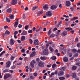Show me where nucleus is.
<instances>
[{
  "label": "nucleus",
  "mask_w": 80,
  "mask_h": 80,
  "mask_svg": "<svg viewBox=\"0 0 80 80\" xmlns=\"http://www.w3.org/2000/svg\"><path fill=\"white\" fill-rule=\"evenodd\" d=\"M38 65L39 67H44V66L45 65V62H43L39 61L38 62Z\"/></svg>",
  "instance_id": "f257e3e1"
},
{
  "label": "nucleus",
  "mask_w": 80,
  "mask_h": 80,
  "mask_svg": "<svg viewBox=\"0 0 80 80\" xmlns=\"http://www.w3.org/2000/svg\"><path fill=\"white\" fill-rule=\"evenodd\" d=\"M11 77V74L10 73H8L4 75V78L6 79L8 78H9V77Z\"/></svg>",
  "instance_id": "f03ea898"
},
{
  "label": "nucleus",
  "mask_w": 80,
  "mask_h": 80,
  "mask_svg": "<svg viewBox=\"0 0 80 80\" xmlns=\"http://www.w3.org/2000/svg\"><path fill=\"white\" fill-rule=\"evenodd\" d=\"M9 43L11 45H14V43H15V40H14L13 39L11 38L10 40Z\"/></svg>",
  "instance_id": "7ed1b4c3"
},
{
  "label": "nucleus",
  "mask_w": 80,
  "mask_h": 80,
  "mask_svg": "<svg viewBox=\"0 0 80 80\" xmlns=\"http://www.w3.org/2000/svg\"><path fill=\"white\" fill-rule=\"evenodd\" d=\"M46 15L47 17H51L52 12L50 11H48L46 13Z\"/></svg>",
  "instance_id": "20e7f679"
},
{
  "label": "nucleus",
  "mask_w": 80,
  "mask_h": 80,
  "mask_svg": "<svg viewBox=\"0 0 80 80\" xmlns=\"http://www.w3.org/2000/svg\"><path fill=\"white\" fill-rule=\"evenodd\" d=\"M63 73H64V72H63V71H61L58 72V76L61 77L63 75Z\"/></svg>",
  "instance_id": "39448f33"
},
{
  "label": "nucleus",
  "mask_w": 80,
  "mask_h": 80,
  "mask_svg": "<svg viewBox=\"0 0 80 80\" xmlns=\"http://www.w3.org/2000/svg\"><path fill=\"white\" fill-rule=\"evenodd\" d=\"M35 54H36V52L34 51L33 52L31 53L30 54V57H31V58H32V57H34Z\"/></svg>",
  "instance_id": "423d86ee"
},
{
  "label": "nucleus",
  "mask_w": 80,
  "mask_h": 80,
  "mask_svg": "<svg viewBox=\"0 0 80 80\" xmlns=\"http://www.w3.org/2000/svg\"><path fill=\"white\" fill-rule=\"evenodd\" d=\"M11 3L12 5H16L17 3V0H12Z\"/></svg>",
  "instance_id": "0eeeda50"
},
{
  "label": "nucleus",
  "mask_w": 80,
  "mask_h": 80,
  "mask_svg": "<svg viewBox=\"0 0 80 80\" xmlns=\"http://www.w3.org/2000/svg\"><path fill=\"white\" fill-rule=\"evenodd\" d=\"M27 35V32L25 30H23L21 33L22 35Z\"/></svg>",
  "instance_id": "6e6552de"
},
{
  "label": "nucleus",
  "mask_w": 80,
  "mask_h": 80,
  "mask_svg": "<svg viewBox=\"0 0 80 80\" xmlns=\"http://www.w3.org/2000/svg\"><path fill=\"white\" fill-rule=\"evenodd\" d=\"M66 6H67L68 7L69 6H70L71 5V4L70 3V1H66Z\"/></svg>",
  "instance_id": "1a4fd4ad"
},
{
  "label": "nucleus",
  "mask_w": 80,
  "mask_h": 80,
  "mask_svg": "<svg viewBox=\"0 0 80 80\" xmlns=\"http://www.w3.org/2000/svg\"><path fill=\"white\" fill-rule=\"evenodd\" d=\"M6 64L7 65H6V67H10V66L11 62H10V61H8L7 62Z\"/></svg>",
  "instance_id": "9d476101"
},
{
  "label": "nucleus",
  "mask_w": 80,
  "mask_h": 80,
  "mask_svg": "<svg viewBox=\"0 0 80 80\" xmlns=\"http://www.w3.org/2000/svg\"><path fill=\"white\" fill-rule=\"evenodd\" d=\"M43 53L44 55H48V50H45L43 51Z\"/></svg>",
  "instance_id": "9b49d317"
},
{
  "label": "nucleus",
  "mask_w": 80,
  "mask_h": 80,
  "mask_svg": "<svg viewBox=\"0 0 80 80\" xmlns=\"http://www.w3.org/2000/svg\"><path fill=\"white\" fill-rule=\"evenodd\" d=\"M57 8V6L53 5L51 6V8L52 10H55V9H56Z\"/></svg>",
  "instance_id": "f8f14e48"
},
{
  "label": "nucleus",
  "mask_w": 80,
  "mask_h": 80,
  "mask_svg": "<svg viewBox=\"0 0 80 80\" xmlns=\"http://www.w3.org/2000/svg\"><path fill=\"white\" fill-rule=\"evenodd\" d=\"M34 42L35 45H38V40H35L34 41Z\"/></svg>",
  "instance_id": "ddd939ff"
},
{
  "label": "nucleus",
  "mask_w": 80,
  "mask_h": 80,
  "mask_svg": "<svg viewBox=\"0 0 80 80\" xmlns=\"http://www.w3.org/2000/svg\"><path fill=\"white\" fill-rule=\"evenodd\" d=\"M12 11V9L10 8H8V9H7L6 11V12H7L9 13H11Z\"/></svg>",
  "instance_id": "4468645a"
},
{
  "label": "nucleus",
  "mask_w": 80,
  "mask_h": 80,
  "mask_svg": "<svg viewBox=\"0 0 80 80\" xmlns=\"http://www.w3.org/2000/svg\"><path fill=\"white\" fill-rule=\"evenodd\" d=\"M47 58L45 57H41L40 58V59L42 60H47Z\"/></svg>",
  "instance_id": "2eb2a0df"
},
{
  "label": "nucleus",
  "mask_w": 80,
  "mask_h": 80,
  "mask_svg": "<svg viewBox=\"0 0 80 80\" xmlns=\"http://www.w3.org/2000/svg\"><path fill=\"white\" fill-rule=\"evenodd\" d=\"M67 34V32L65 31H64L62 33V36L63 37V36H65Z\"/></svg>",
  "instance_id": "dca6fc26"
},
{
  "label": "nucleus",
  "mask_w": 80,
  "mask_h": 80,
  "mask_svg": "<svg viewBox=\"0 0 80 80\" xmlns=\"http://www.w3.org/2000/svg\"><path fill=\"white\" fill-rule=\"evenodd\" d=\"M18 25V22H15V24L14 25V27L15 28H17V26Z\"/></svg>",
  "instance_id": "f3484780"
},
{
  "label": "nucleus",
  "mask_w": 80,
  "mask_h": 80,
  "mask_svg": "<svg viewBox=\"0 0 80 80\" xmlns=\"http://www.w3.org/2000/svg\"><path fill=\"white\" fill-rule=\"evenodd\" d=\"M25 39V36H22L21 38V41H24Z\"/></svg>",
  "instance_id": "a211bd4d"
},
{
  "label": "nucleus",
  "mask_w": 80,
  "mask_h": 80,
  "mask_svg": "<svg viewBox=\"0 0 80 80\" xmlns=\"http://www.w3.org/2000/svg\"><path fill=\"white\" fill-rule=\"evenodd\" d=\"M48 7L47 5H45L43 7L44 10H47V9H48Z\"/></svg>",
  "instance_id": "6ab92c4d"
},
{
  "label": "nucleus",
  "mask_w": 80,
  "mask_h": 80,
  "mask_svg": "<svg viewBox=\"0 0 80 80\" xmlns=\"http://www.w3.org/2000/svg\"><path fill=\"white\" fill-rule=\"evenodd\" d=\"M76 75H77L76 74V73H73L72 75V78H75V77H76Z\"/></svg>",
  "instance_id": "aec40b11"
},
{
  "label": "nucleus",
  "mask_w": 80,
  "mask_h": 80,
  "mask_svg": "<svg viewBox=\"0 0 80 80\" xmlns=\"http://www.w3.org/2000/svg\"><path fill=\"white\" fill-rule=\"evenodd\" d=\"M64 61L65 62H68V58L65 57L64 58Z\"/></svg>",
  "instance_id": "412c9836"
},
{
  "label": "nucleus",
  "mask_w": 80,
  "mask_h": 80,
  "mask_svg": "<svg viewBox=\"0 0 80 80\" xmlns=\"http://www.w3.org/2000/svg\"><path fill=\"white\" fill-rule=\"evenodd\" d=\"M51 59H52L53 60H55L57 59V58L55 56H53L51 58Z\"/></svg>",
  "instance_id": "4be33fe9"
},
{
  "label": "nucleus",
  "mask_w": 80,
  "mask_h": 80,
  "mask_svg": "<svg viewBox=\"0 0 80 80\" xmlns=\"http://www.w3.org/2000/svg\"><path fill=\"white\" fill-rule=\"evenodd\" d=\"M66 30H68V31H70V30H72V28H65Z\"/></svg>",
  "instance_id": "5701e85b"
},
{
  "label": "nucleus",
  "mask_w": 80,
  "mask_h": 80,
  "mask_svg": "<svg viewBox=\"0 0 80 80\" xmlns=\"http://www.w3.org/2000/svg\"><path fill=\"white\" fill-rule=\"evenodd\" d=\"M77 68V67L75 66H74L72 67V70H75Z\"/></svg>",
  "instance_id": "b1692460"
},
{
  "label": "nucleus",
  "mask_w": 80,
  "mask_h": 80,
  "mask_svg": "<svg viewBox=\"0 0 80 80\" xmlns=\"http://www.w3.org/2000/svg\"><path fill=\"white\" fill-rule=\"evenodd\" d=\"M14 15L11 14V16L10 17V19H13L14 18Z\"/></svg>",
  "instance_id": "393cba45"
},
{
  "label": "nucleus",
  "mask_w": 80,
  "mask_h": 80,
  "mask_svg": "<svg viewBox=\"0 0 80 80\" xmlns=\"http://www.w3.org/2000/svg\"><path fill=\"white\" fill-rule=\"evenodd\" d=\"M30 64V66L32 68H33L34 67V65H35V64L32 63V62H31Z\"/></svg>",
  "instance_id": "a878e982"
},
{
  "label": "nucleus",
  "mask_w": 80,
  "mask_h": 80,
  "mask_svg": "<svg viewBox=\"0 0 80 80\" xmlns=\"http://www.w3.org/2000/svg\"><path fill=\"white\" fill-rule=\"evenodd\" d=\"M59 80H65V77H60L59 78Z\"/></svg>",
  "instance_id": "bb28decb"
},
{
  "label": "nucleus",
  "mask_w": 80,
  "mask_h": 80,
  "mask_svg": "<svg viewBox=\"0 0 80 80\" xmlns=\"http://www.w3.org/2000/svg\"><path fill=\"white\" fill-rule=\"evenodd\" d=\"M49 50L51 52H53L54 51V49L51 47H49Z\"/></svg>",
  "instance_id": "cd10ccee"
},
{
  "label": "nucleus",
  "mask_w": 80,
  "mask_h": 80,
  "mask_svg": "<svg viewBox=\"0 0 80 80\" xmlns=\"http://www.w3.org/2000/svg\"><path fill=\"white\" fill-rule=\"evenodd\" d=\"M57 67V65L55 64H53L52 66V68H55V67Z\"/></svg>",
  "instance_id": "c85d7f7f"
},
{
  "label": "nucleus",
  "mask_w": 80,
  "mask_h": 80,
  "mask_svg": "<svg viewBox=\"0 0 80 80\" xmlns=\"http://www.w3.org/2000/svg\"><path fill=\"white\" fill-rule=\"evenodd\" d=\"M6 21L7 22H10V20L9 19V18H6Z\"/></svg>",
  "instance_id": "c756f323"
},
{
  "label": "nucleus",
  "mask_w": 80,
  "mask_h": 80,
  "mask_svg": "<svg viewBox=\"0 0 80 80\" xmlns=\"http://www.w3.org/2000/svg\"><path fill=\"white\" fill-rule=\"evenodd\" d=\"M38 8V6H36L32 8V10H35L36 9H37Z\"/></svg>",
  "instance_id": "7c9ffc66"
},
{
  "label": "nucleus",
  "mask_w": 80,
  "mask_h": 80,
  "mask_svg": "<svg viewBox=\"0 0 80 80\" xmlns=\"http://www.w3.org/2000/svg\"><path fill=\"white\" fill-rule=\"evenodd\" d=\"M77 52V49H72V52L73 53H76Z\"/></svg>",
  "instance_id": "2f4dec72"
},
{
  "label": "nucleus",
  "mask_w": 80,
  "mask_h": 80,
  "mask_svg": "<svg viewBox=\"0 0 80 80\" xmlns=\"http://www.w3.org/2000/svg\"><path fill=\"white\" fill-rule=\"evenodd\" d=\"M30 78L31 79V80H33V79L35 78V77L33 76H31L30 77Z\"/></svg>",
  "instance_id": "473e14b6"
},
{
  "label": "nucleus",
  "mask_w": 80,
  "mask_h": 80,
  "mask_svg": "<svg viewBox=\"0 0 80 80\" xmlns=\"http://www.w3.org/2000/svg\"><path fill=\"white\" fill-rule=\"evenodd\" d=\"M66 69L65 67H63L61 68V70L62 71H64Z\"/></svg>",
  "instance_id": "72a5a7b5"
},
{
  "label": "nucleus",
  "mask_w": 80,
  "mask_h": 80,
  "mask_svg": "<svg viewBox=\"0 0 80 80\" xmlns=\"http://www.w3.org/2000/svg\"><path fill=\"white\" fill-rule=\"evenodd\" d=\"M9 71H8V69H6L3 71V73H6V72H8Z\"/></svg>",
  "instance_id": "f704fd0d"
},
{
  "label": "nucleus",
  "mask_w": 80,
  "mask_h": 80,
  "mask_svg": "<svg viewBox=\"0 0 80 80\" xmlns=\"http://www.w3.org/2000/svg\"><path fill=\"white\" fill-rule=\"evenodd\" d=\"M29 42L30 44H32V43H33V40L31 39H29Z\"/></svg>",
  "instance_id": "c9c22d12"
},
{
  "label": "nucleus",
  "mask_w": 80,
  "mask_h": 80,
  "mask_svg": "<svg viewBox=\"0 0 80 80\" xmlns=\"http://www.w3.org/2000/svg\"><path fill=\"white\" fill-rule=\"evenodd\" d=\"M49 46V42H48V43L46 44V48H48V47Z\"/></svg>",
  "instance_id": "e433bc0d"
},
{
  "label": "nucleus",
  "mask_w": 80,
  "mask_h": 80,
  "mask_svg": "<svg viewBox=\"0 0 80 80\" xmlns=\"http://www.w3.org/2000/svg\"><path fill=\"white\" fill-rule=\"evenodd\" d=\"M24 60H30V58H24Z\"/></svg>",
  "instance_id": "4c0bfd02"
},
{
  "label": "nucleus",
  "mask_w": 80,
  "mask_h": 80,
  "mask_svg": "<svg viewBox=\"0 0 80 80\" xmlns=\"http://www.w3.org/2000/svg\"><path fill=\"white\" fill-rule=\"evenodd\" d=\"M10 32H9V31L7 30L6 31L5 33H6V34H8V35H9V34H10Z\"/></svg>",
  "instance_id": "58836bf2"
},
{
  "label": "nucleus",
  "mask_w": 80,
  "mask_h": 80,
  "mask_svg": "<svg viewBox=\"0 0 80 80\" xmlns=\"http://www.w3.org/2000/svg\"><path fill=\"white\" fill-rule=\"evenodd\" d=\"M4 28L5 30H7V28H8V26H5L4 27Z\"/></svg>",
  "instance_id": "ea45409f"
},
{
  "label": "nucleus",
  "mask_w": 80,
  "mask_h": 80,
  "mask_svg": "<svg viewBox=\"0 0 80 80\" xmlns=\"http://www.w3.org/2000/svg\"><path fill=\"white\" fill-rule=\"evenodd\" d=\"M5 53V51H3L2 52H1V53L0 54V57H1V56H2V55L3 54V53Z\"/></svg>",
  "instance_id": "a19ab883"
},
{
  "label": "nucleus",
  "mask_w": 80,
  "mask_h": 80,
  "mask_svg": "<svg viewBox=\"0 0 80 80\" xmlns=\"http://www.w3.org/2000/svg\"><path fill=\"white\" fill-rule=\"evenodd\" d=\"M33 75L34 76V77H37V76L38 75V74L36 72H35L33 73Z\"/></svg>",
  "instance_id": "79ce46f5"
},
{
  "label": "nucleus",
  "mask_w": 80,
  "mask_h": 80,
  "mask_svg": "<svg viewBox=\"0 0 80 80\" xmlns=\"http://www.w3.org/2000/svg\"><path fill=\"white\" fill-rule=\"evenodd\" d=\"M28 27H29V26L28 25L26 26L25 27V29L27 30L28 29Z\"/></svg>",
  "instance_id": "37998d69"
},
{
  "label": "nucleus",
  "mask_w": 80,
  "mask_h": 80,
  "mask_svg": "<svg viewBox=\"0 0 80 80\" xmlns=\"http://www.w3.org/2000/svg\"><path fill=\"white\" fill-rule=\"evenodd\" d=\"M28 33H32V32H33V31L32 30H29L28 31Z\"/></svg>",
  "instance_id": "c03bdc74"
},
{
  "label": "nucleus",
  "mask_w": 80,
  "mask_h": 80,
  "mask_svg": "<svg viewBox=\"0 0 80 80\" xmlns=\"http://www.w3.org/2000/svg\"><path fill=\"white\" fill-rule=\"evenodd\" d=\"M78 19V17H74L72 18V20H77Z\"/></svg>",
  "instance_id": "a18cd8bd"
},
{
  "label": "nucleus",
  "mask_w": 80,
  "mask_h": 80,
  "mask_svg": "<svg viewBox=\"0 0 80 80\" xmlns=\"http://www.w3.org/2000/svg\"><path fill=\"white\" fill-rule=\"evenodd\" d=\"M31 62L34 64L36 63V62L34 60H33V61H32Z\"/></svg>",
  "instance_id": "49530a36"
},
{
  "label": "nucleus",
  "mask_w": 80,
  "mask_h": 80,
  "mask_svg": "<svg viewBox=\"0 0 80 80\" xmlns=\"http://www.w3.org/2000/svg\"><path fill=\"white\" fill-rule=\"evenodd\" d=\"M55 36H56V35H55V34H52L51 35V37H55Z\"/></svg>",
  "instance_id": "de8ad7c7"
},
{
  "label": "nucleus",
  "mask_w": 80,
  "mask_h": 80,
  "mask_svg": "<svg viewBox=\"0 0 80 80\" xmlns=\"http://www.w3.org/2000/svg\"><path fill=\"white\" fill-rule=\"evenodd\" d=\"M21 52L23 53L25 52V49H22L21 50Z\"/></svg>",
  "instance_id": "09e8293b"
},
{
  "label": "nucleus",
  "mask_w": 80,
  "mask_h": 80,
  "mask_svg": "<svg viewBox=\"0 0 80 80\" xmlns=\"http://www.w3.org/2000/svg\"><path fill=\"white\" fill-rule=\"evenodd\" d=\"M78 47L80 48V43H79L77 44Z\"/></svg>",
  "instance_id": "8fccbe9b"
},
{
  "label": "nucleus",
  "mask_w": 80,
  "mask_h": 80,
  "mask_svg": "<svg viewBox=\"0 0 80 80\" xmlns=\"http://www.w3.org/2000/svg\"><path fill=\"white\" fill-rule=\"evenodd\" d=\"M18 27H19V28H22V25L19 24Z\"/></svg>",
  "instance_id": "3c124183"
},
{
  "label": "nucleus",
  "mask_w": 80,
  "mask_h": 80,
  "mask_svg": "<svg viewBox=\"0 0 80 80\" xmlns=\"http://www.w3.org/2000/svg\"><path fill=\"white\" fill-rule=\"evenodd\" d=\"M76 65L77 66H80V63L79 62H78L76 63Z\"/></svg>",
  "instance_id": "603ef678"
},
{
  "label": "nucleus",
  "mask_w": 80,
  "mask_h": 80,
  "mask_svg": "<svg viewBox=\"0 0 80 80\" xmlns=\"http://www.w3.org/2000/svg\"><path fill=\"white\" fill-rule=\"evenodd\" d=\"M68 55L70 57H71L72 56V53H69L68 54Z\"/></svg>",
  "instance_id": "864d4df0"
},
{
  "label": "nucleus",
  "mask_w": 80,
  "mask_h": 80,
  "mask_svg": "<svg viewBox=\"0 0 80 80\" xmlns=\"http://www.w3.org/2000/svg\"><path fill=\"white\" fill-rule=\"evenodd\" d=\"M23 18L24 19H25V14H23L22 16Z\"/></svg>",
  "instance_id": "5fc2aeb1"
},
{
  "label": "nucleus",
  "mask_w": 80,
  "mask_h": 80,
  "mask_svg": "<svg viewBox=\"0 0 80 80\" xmlns=\"http://www.w3.org/2000/svg\"><path fill=\"white\" fill-rule=\"evenodd\" d=\"M79 80V78L78 77H76L75 79V80Z\"/></svg>",
  "instance_id": "6e6d98bb"
},
{
  "label": "nucleus",
  "mask_w": 80,
  "mask_h": 80,
  "mask_svg": "<svg viewBox=\"0 0 80 80\" xmlns=\"http://www.w3.org/2000/svg\"><path fill=\"white\" fill-rule=\"evenodd\" d=\"M70 9H71V11H73V10H74V8H73V7H72L70 8Z\"/></svg>",
  "instance_id": "4d7b16f0"
},
{
  "label": "nucleus",
  "mask_w": 80,
  "mask_h": 80,
  "mask_svg": "<svg viewBox=\"0 0 80 80\" xmlns=\"http://www.w3.org/2000/svg\"><path fill=\"white\" fill-rule=\"evenodd\" d=\"M58 35H59V32H57V33L56 34V36L58 37Z\"/></svg>",
  "instance_id": "13d9d810"
},
{
  "label": "nucleus",
  "mask_w": 80,
  "mask_h": 80,
  "mask_svg": "<svg viewBox=\"0 0 80 80\" xmlns=\"http://www.w3.org/2000/svg\"><path fill=\"white\" fill-rule=\"evenodd\" d=\"M51 31H50V30H49L48 33H47V34L48 35H50V33H51Z\"/></svg>",
  "instance_id": "bf43d9fd"
},
{
  "label": "nucleus",
  "mask_w": 80,
  "mask_h": 80,
  "mask_svg": "<svg viewBox=\"0 0 80 80\" xmlns=\"http://www.w3.org/2000/svg\"><path fill=\"white\" fill-rule=\"evenodd\" d=\"M43 13V12L42 11H39V15H41Z\"/></svg>",
  "instance_id": "052dcab7"
},
{
  "label": "nucleus",
  "mask_w": 80,
  "mask_h": 80,
  "mask_svg": "<svg viewBox=\"0 0 80 80\" xmlns=\"http://www.w3.org/2000/svg\"><path fill=\"white\" fill-rule=\"evenodd\" d=\"M58 73V71L57 70L55 71L54 72L55 74L57 75Z\"/></svg>",
  "instance_id": "680f3d73"
},
{
  "label": "nucleus",
  "mask_w": 80,
  "mask_h": 80,
  "mask_svg": "<svg viewBox=\"0 0 80 80\" xmlns=\"http://www.w3.org/2000/svg\"><path fill=\"white\" fill-rule=\"evenodd\" d=\"M62 23V21H61L60 22H59L58 23V24L59 25H60Z\"/></svg>",
  "instance_id": "e2e57ef3"
},
{
  "label": "nucleus",
  "mask_w": 80,
  "mask_h": 80,
  "mask_svg": "<svg viewBox=\"0 0 80 80\" xmlns=\"http://www.w3.org/2000/svg\"><path fill=\"white\" fill-rule=\"evenodd\" d=\"M16 67V66L15 65H13L12 67V69H14V68H15Z\"/></svg>",
  "instance_id": "0e129e2a"
},
{
  "label": "nucleus",
  "mask_w": 80,
  "mask_h": 80,
  "mask_svg": "<svg viewBox=\"0 0 80 80\" xmlns=\"http://www.w3.org/2000/svg\"><path fill=\"white\" fill-rule=\"evenodd\" d=\"M8 72H10V73H13V71L9 70V71Z\"/></svg>",
  "instance_id": "69168bd1"
},
{
  "label": "nucleus",
  "mask_w": 80,
  "mask_h": 80,
  "mask_svg": "<svg viewBox=\"0 0 80 80\" xmlns=\"http://www.w3.org/2000/svg\"><path fill=\"white\" fill-rule=\"evenodd\" d=\"M18 34V31H15L14 32V35H17Z\"/></svg>",
  "instance_id": "338daca9"
},
{
  "label": "nucleus",
  "mask_w": 80,
  "mask_h": 80,
  "mask_svg": "<svg viewBox=\"0 0 80 80\" xmlns=\"http://www.w3.org/2000/svg\"><path fill=\"white\" fill-rule=\"evenodd\" d=\"M38 30L40 31V30H42V27H39L38 28Z\"/></svg>",
  "instance_id": "774afa93"
}]
</instances>
